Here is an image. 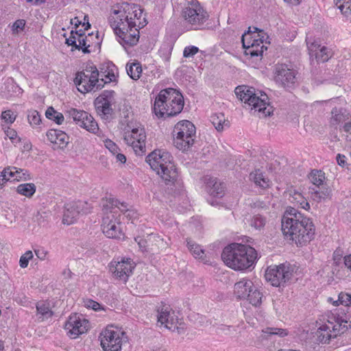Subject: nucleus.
<instances>
[{"mask_svg": "<svg viewBox=\"0 0 351 351\" xmlns=\"http://www.w3.org/2000/svg\"><path fill=\"white\" fill-rule=\"evenodd\" d=\"M351 328V321L345 313H332L328 315L326 322L318 327L315 335L322 343H328L331 339L345 333Z\"/></svg>", "mask_w": 351, "mask_h": 351, "instance_id": "obj_6", "label": "nucleus"}, {"mask_svg": "<svg viewBox=\"0 0 351 351\" xmlns=\"http://www.w3.org/2000/svg\"><path fill=\"white\" fill-rule=\"evenodd\" d=\"M66 114H67L69 117L71 118L73 121L80 127V125H84L83 122L87 121V119L88 121L90 120L88 112L84 110H77L76 108H71L66 111Z\"/></svg>", "mask_w": 351, "mask_h": 351, "instance_id": "obj_31", "label": "nucleus"}, {"mask_svg": "<svg viewBox=\"0 0 351 351\" xmlns=\"http://www.w3.org/2000/svg\"><path fill=\"white\" fill-rule=\"evenodd\" d=\"M261 338L263 339L275 340L274 337L278 336L284 337L288 335L287 330L278 328L267 327L262 330Z\"/></svg>", "mask_w": 351, "mask_h": 351, "instance_id": "obj_33", "label": "nucleus"}, {"mask_svg": "<svg viewBox=\"0 0 351 351\" xmlns=\"http://www.w3.org/2000/svg\"><path fill=\"white\" fill-rule=\"evenodd\" d=\"M124 10L125 12L132 18V21H137V23H138L139 21L142 23L143 19H145V17L142 18L143 10L138 5L124 3Z\"/></svg>", "mask_w": 351, "mask_h": 351, "instance_id": "obj_29", "label": "nucleus"}, {"mask_svg": "<svg viewBox=\"0 0 351 351\" xmlns=\"http://www.w3.org/2000/svg\"><path fill=\"white\" fill-rule=\"evenodd\" d=\"M45 116L47 119L53 120L58 125L62 124L64 119L63 114L56 111L53 107H49L47 109Z\"/></svg>", "mask_w": 351, "mask_h": 351, "instance_id": "obj_43", "label": "nucleus"}, {"mask_svg": "<svg viewBox=\"0 0 351 351\" xmlns=\"http://www.w3.org/2000/svg\"><path fill=\"white\" fill-rule=\"evenodd\" d=\"M138 27H117L114 29L116 35L119 38V43L124 47L136 45L139 40V31Z\"/></svg>", "mask_w": 351, "mask_h": 351, "instance_id": "obj_22", "label": "nucleus"}, {"mask_svg": "<svg viewBox=\"0 0 351 351\" xmlns=\"http://www.w3.org/2000/svg\"><path fill=\"white\" fill-rule=\"evenodd\" d=\"M219 331L223 332L226 335H228L232 338L235 337L237 335V327L228 325H221L217 328Z\"/></svg>", "mask_w": 351, "mask_h": 351, "instance_id": "obj_49", "label": "nucleus"}, {"mask_svg": "<svg viewBox=\"0 0 351 351\" xmlns=\"http://www.w3.org/2000/svg\"><path fill=\"white\" fill-rule=\"evenodd\" d=\"M101 226L104 234L108 238L121 239L123 236L120 224L117 223L112 215L103 218Z\"/></svg>", "mask_w": 351, "mask_h": 351, "instance_id": "obj_24", "label": "nucleus"}, {"mask_svg": "<svg viewBox=\"0 0 351 351\" xmlns=\"http://www.w3.org/2000/svg\"><path fill=\"white\" fill-rule=\"evenodd\" d=\"M210 121L218 132H221L230 126V122L226 119L223 113L212 114Z\"/></svg>", "mask_w": 351, "mask_h": 351, "instance_id": "obj_32", "label": "nucleus"}, {"mask_svg": "<svg viewBox=\"0 0 351 351\" xmlns=\"http://www.w3.org/2000/svg\"><path fill=\"white\" fill-rule=\"evenodd\" d=\"M106 202L109 204V205L107 204L106 206H110L112 208H118L122 213H126L129 211L128 209V205L125 202H121L117 199L110 197L106 200Z\"/></svg>", "mask_w": 351, "mask_h": 351, "instance_id": "obj_44", "label": "nucleus"}, {"mask_svg": "<svg viewBox=\"0 0 351 351\" xmlns=\"http://www.w3.org/2000/svg\"><path fill=\"white\" fill-rule=\"evenodd\" d=\"M308 53L311 57H315L318 62H326L328 61L334 55L332 49L322 45L320 40H313L311 41L308 38L306 39Z\"/></svg>", "mask_w": 351, "mask_h": 351, "instance_id": "obj_18", "label": "nucleus"}, {"mask_svg": "<svg viewBox=\"0 0 351 351\" xmlns=\"http://www.w3.org/2000/svg\"><path fill=\"white\" fill-rule=\"evenodd\" d=\"M338 301H339L340 304L346 306H351V294L341 292L338 295Z\"/></svg>", "mask_w": 351, "mask_h": 351, "instance_id": "obj_53", "label": "nucleus"}, {"mask_svg": "<svg viewBox=\"0 0 351 351\" xmlns=\"http://www.w3.org/2000/svg\"><path fill=\"white\" fill-rule=\"evenodd\" d=\"M26 22L24 19L16 20L12 26L13 34H19L22 32L25 26Z\"/></svg>", "mask_w": 351, "mask_h": 351, "instance_id": "obj_51", "label": "nucleus"}, {"mask_svg": "<svg viewBox=\"0 0 351 351\" xmlns=\"http://www.w3.org/2000/svg\"><path fill=\"white\" fill-rule=\"evenodd\" d=\"M235 94L246 106L251 108L252 113L256 112L259 117H263L270 116L273 112V107L268 101L267 95L258 91L256 93L252 87L246 86H239L235 88Z\"/></svg>", "mask_w": 351, "mask_h": 351, "instance_id": "obj_4", "label": "nucleus"}, {"mask_svg": "<svg viewBox=\"0 0 351 351\" xmlns=\"http://www.w3.org/2000/svg\"><path fill=\"white\" fill-rule=\"evenodd\" d=\"M283 234L295 241L298 246L306 245L315 234L313 220L294 208H288L281 221Z\"/></svg>", "mask_w": 351, "mask_h": 351, "instance_id": "obj_1", "label": "nucleus"}, {"mask_svg": "<svg viewBox=\"0 0 351 351\" xmlns=\"http://www.w3.org/2000/svg\"><path fill=\"white\" fill-rule=\"evenodd\" d=\"M203 181L206 185V191L210 195L220 198L225 195L226 186L224 183L219 182L217 178L206 176L204 177Z\"/></svg>", "mask_w": 351, "mask_h": 351, "instance_id": "obj_25", "label": "nucleus"}, {"mask_svg": "<svg viewBox=\"0 0 351 351\" xmlns=\"http://www.w3.org/2000/svg\"><path fill=\"white\" fill-rule=\"evenodd\" d=\"M186 245L188 249L195 258L206 261L205 252L199 245L191 239L186 240Z\"/></svg>", "mask_w": 351, "mask_h": 351, "instance_id": "obj_34", "label": "nucleus"}, {"mask_svg": "<svg viewBox=\"0 0 351 351\" xmlns=\"http://www.w3.org/2000/svg\"><path fill=\"white\" fill-rule=\"evenodd\" d=\"M90 120L83 122L84 125H80L81 128L86 129L87 131L96 134L99 131L97 123L95 121L94 118L89 114Z\"/></svg>", "mask_w": 351, "mask_h": 351, "instance_id": "obj_45", "label": "nucleus"}, {"mask_svg": "<svg viewBox=\"0 0 351 351\" xmlns=\"http://www.w3.org/2000/svg\"><path fill=\"white\" fill-rule=\"evenodd\" d=\"M182 16L194 29H200L209 15L197 0L187 1L182 8Z\"/></svg>", "mask_w": 351, "mask_h": 351, "instance_id": "obj_7", "label": "nucleus"}, {"mask_svg": "<svg viewBox=\"0 0 351 351\" xmlns=\"http://www.w3.org/2000/svg\"><path fill=\"white\" fill-rule=\"evenodd\" d=\"M86 306L89 308H93V310H95V311H97L98 309L100 308V304L98 302H95L91 300H90L87 302Z\"/></svg>", "mask_w": 351, "mask_h": 351, "instance_id": "obj_62", "label": "nucleus"}, {"mask_svg": "<svg viewBox=\"0 0 351 351\" xmlns=\"http://www.w3.org/2000/svg\"><path fill=\"white\" fill-rule=\"evenodd\" d=\"M346 158L344 155H341L340 154H337V161L338 165L341 167H344L346 163Z\"/></svg>", "mask_w": 351, "mask_h": 351, "instance_id": "obj_64", "label": "nucleus"}, {"mask_svg": "<svg viewBox=\"0 0 351 351\" xmlns=\"http://www.w3.org/2000/svg\"><path fill=\"white\" fill-rule=\"evenodd\" d=\"M1 117L5 122L10 124L12 123L16 119V116L14 115V113L10 110L2 112Z\"/></svg>", "mask_w": 351, "mask_h": 351, "instance_id": "obj_54", "label": "nucleus"}, {"mask_svg": "<svg viewBox=\"0 0 351 351\" xmlns=\"http://www.w3.org/2000/svg\"><path fill=\"white\" fill-rule=\"evenodd\" d=\"M46 135L51 143L58 144L59 147H63L69 143L68 135L62 130L51 129L47 131Z\"/></svg>", "mask_w": 351, "mask_h": 351, "instance_id": "obj_27", "label": "nucleus"}, {"mask_svg": "<svg viewBox=\"0 0 351 351\" xmlns=\"http://www.w3.org/2000/svg\"><path fill=\"white\" fill-rule=\"evenodd\" d=\"M113 13L117 16L116 18L112 16L110 19V23L111 27L113 29H117V27H121V26L124 27H138V28H143L146 25L147 21L146 19H143L142 23L139 21L137 23V21H132V18L129 16L126 12H125L124 10V3H123L121 5V9L113 11Z\"/></svg>", "mask_w": 351, "mask_h": 351, "instance_id": "obj_20", "label": "nucleus"}, {"mask_svg": "<svg viewBox=\"0 0 351 351\" xmlns=\"http://www.w3.org/2000/svg\"><path fill=\"white\" fill-rule=\"evenodd\" d=\"M293 273V268L289 263H282L267 269L265 274V279L270 282L272 286L280 287L289 281Z\"/></svg>", "mask_w": 351, "mask_h": 351, "instance_id": "obj_10", "label": "nucleus"}, {"mask_svg": "<svg viewBox=\"0 0 351 351\" xmlns=\"http://www.w3.org/2000/svg\"><path fill=\"white\" fill-rule=\"evenodd\" d=\"M334 3L346 19L351 21V1L334 0Z\"/></svg>", "mask_w": 351, "mask_h": 351, "instance_id": "obj_35", "label": "nucleus"}, {"mask_svg": "<svg viewBox=\"0 0 351 351\" xmlns=\"http://www.w3.org/2000/svg\"><path fill=\"white\" fill-rule=\"evenodd\" d=\"M4 132L13 143L16 144L21 141V138L17 136V132L14 129L8 128L4 129Z\"/></svg>", "mask_w": 351, "mask_h": 351, "instance_id": "obj_52", "label": "nucleus"}, {"mask_svg": "<svg viewBox=\"0 0 351 351\" xmlns=\"http://www.w3.org/2000/svg\"><path fill=\"white\" fill-rule=\"evenodd\" d=\"M135 241L138 243V245L141 251L149 252V250L147 248V237L146 239L135 238Z\"/></svg>", "mask_w": 351, "mask_h": 351, "instance_id": "obj_59", "label": "nucleus"}, {"mask_svg": "<svg viewBox=\"0 0 351 351\" xmlns=\"http://www.w3.org/2000/svg\"><path fill=\"white\" fill-rule=\"evenodd\" d=\"M75 31V34L77 36V41L79 44L75 46V49L82 50L84 53H89L90 51L88 49L90 45L87 44V37L84 32Z\"/></svg>", "mask_w": 351, "mask_h": 351, "instance_id": "obj_37", "label": "nucleus"}, {"mask_svg": "<svg viewBox=\"0 0 351 351\" xmlns=\"http://www.w3.org/2000/svg\"><path fill=\"white\" fill-rule=\"evenodd\" d=\"M134 269V263L130 258H123L121 261L112 262L110 270L114 276L123 282H126Z\"/></svg>", "mask_w": 351, "mask_h": 351, "instance_id": "obj_21", "label": "nucleus"}, {"mask_svg": "<svg viewBox=\"0 0 351 351\" xmlns=\"http://www.w3.org/2000/svg\"><path fill=\"white\" fill-rule=\"evenodd\" d=\"M36 189V187L34 184L25 183L19 184L16 188V191L22 195L30 197L35 193Z\"/></svg>", "mask_w": 351, "mask_h": 351, "instance_id": "obj_38", "label": "nucleus"}, {"mask_svg": "<svg viewBox=\"0 0 351 351\" xmlns=\"http://www.w3.org/2000/svg\"><path fill=\"white\" fill-rule=\"evenodd\" d=\"M267 223L266 217L260 215H254L250 219V225L257 230H261L264 228Z\"/></svg>", "mask_w": 351, "mask_h": 351, "instance_id": "obj_41", "label": "nucleus"}, {"mask_svg": "<svg viewBox=\"0 0 351 351\" xmlns=\"http://www.w3.org/2000/svg\"><path fill=\"white\" fill-rule=\"evenodd\" d=\"M34 252L38 257L41 261H43L46 258L47 255V252L43 248H39L34 250Z\"/></svg>", "mask_w": 351, "mask_h": 351, "instance_id": "obj_60", "label": "nucleus"}, {"mask_svg": "<svg viewBox=\"0 0 351 351\" xmlns=\"http://www.w3.org/2000/svg\"><path fill=\"white\" fill-rule=\"evenodd\" d=\"M104 145L105 147L112 154V155H115V154L119 151L118 146L110 139H106L104 141Z\"/></svg>", "mask_w": 351, "mask_h": 351, "instance_id": "obj_56", "label": "nucleus"}, {"mask_svg": "<svg viewBox=\"0 0 351 351\" xmlns=\"http://www.w3.org/2000/svg\"><path fill=\"white\" fill-rule=\"evenodd\" d=\"M221 258L230 268L244 270L254 263L257 258V252L250 245L233 243L223 250Z\"/></svg>", "mask_w": 351, "mask_h": 351, "instance_id": "obj_2", "label": "nucleus"}, {"mask_svg": "<svg viewBox=\"0 0 351 351\" xmlns=\"http://www.w3.org/2000/svg\"><path fill=\"white\" fill-rule=\"evenodd\" d=\"M234 292L239 299L247 300L254 306H258L262 303V293L249 279L243 278L236 282L234 286Z\"/></svg>", "mask_w": 351, "mask_h": 351, "instance_id": "obj_9", "label": "nucleus"}, {"mask_svg": "<svg viewBox=\"0 0 351 351\" xmlns=\"http://www.w3.org/2000/svg\"><path fill=\"white\" fill-rule=\"evenodd\" d=\"M79 73H84L86 75L89 76V77L92 79H97V80H101L99 79V73L97 67L93 64H88L82 71H80Z\"/></svg>", "mask_w": 351, "mask_h": 351, "instance_id": "obj_48", "label": "nucleus"}, {"mask_svg": "<svg viewBox=\"0 0 351 351\" xmlns=\"http://www.w3.org/2000/svg\"><path fill=\"white\" fill-rule=\"evenodd\" d=\"M126 71L127 73L132 79L136 80L140 78L142 73V67L139 62H133L126 64Z\"/></svg>", "mask_w": 351, "mask_h": 351, "instance_id": "obj_36", "label": "nucleus"}, {"mask_svg": "<svg viewBox=\"0 0 351 351\" xmlns=\"http://www.w3.org/2000/svg\"><path fill=\"white\" fill-rule=\"evenodd\" d=\"M195 132V127L192 122L187 120L178 122L173 131L175 146L180 150H187L194 143Z\"/></svg>", "mask_w": 351, "mask_h": 351, "instance_id": "obj_8", "label": "nucleus"}, {"mask_svg": "<svg viewBox=\"0 0 351 351\" xmlns=\"http://www.w3.org/2000/svg\"><path fill=\"white\" fill-rule=\"evenodd\" d=\"M146 162L167 184L177 180L178 173L173 163V156L169 152L155 150L147 156Z\"/></svg>", "mask_w": 351, "mask_h": 351, "instance_id": "obj_5", "label": "nucleus"}, {"mask_svg": "<svg viewBox=\"0 0 351 351\" xmlns=\"http://www.w3.org/2000/svg\"><path fill=\"white\" fill-rule=\"evenodd\" d=\"M64 328L71 338L75 339L80 335L87 332L89 328V322L82 315L75 313L69 316L65 323Z\"/></svg>", "mask_w": 351, "mask_h": 351, "instance_id": "obj_16", "label": "nucleus"}, {"mask_svg": "<svg viewBox=\"0 0 351 351\" xmlns=\"http://www.w3.org/2000/svg\"><path fill=\"white\" fill-rule=\"evenodd\" d=\"M3 175V180L5 181L9 180H20L25 179L26 173L23 172V169H18L15 167H8L5 168L1 172Z\"/></svg>", "mask_w": 351, "mask_h": 351, "instance_id": "obj_28", "label": "nucleus"}, {"mask_svg": "<svg viewBox=\"0 0 351 351\" xmlns=\"http://www.w3.org/2000/svg\"><path fill=\"white\" fill-rule=\"evenodd\" d=\"M293 201H295L297 204H298L301 208L308 210L310 208V205L306 198L299 192L294 191L292 195Z\"/></svg>", "mask_w": 351, "mask_h": 351, "instance_id": "obj_46", "label": "nucleus"}, {"mask_svg": "<svg viewBox=\"0 0 351 351\" xmlns=\"http://www.w3.org/2000/svg\"><path fill=\"white\" fill-rule=\"evenodd\" d=\"M27 119L29 123L32 127L39 125L41 122L40 115L38 112L35 110H28Z\"/></svg>", "mask_w": 351, "mask_h": 351, "instance_id": "obj_47", "label": "nucleus"}, {"mask_svg": "<svg viewBox=\"0 0 351 351\" xmlns=\"http://www.w3.org/2000/svg\"><path fill=\"white\" fill-rule=\"evenodd\" d=\"M253 31L252 30V27H248V30L245 32L241 37V42L243 45V47L246 49L247 45H250L252 43L253 39L256 36L255 34L258 31H260L257 27H253Z\"/></svg>", "mask_w": 351, "mask_h": 351, "instance_id": "obj_40", "label": "nucleus"}, {"mask_svg": "<svg viewBox=\"0 0 351 351\" xmlns=\"http://www.w3.org/2000/svg\"><path fill=\"white\" fill-rule=\"evenodd\" d=\"M330 114L329 123L335 128H337L338 126L341 128L346 119H350V114L343 108L335 107L332 109Z\"/></svg>", "mask_w": 351, "mask_h": 351, "instance_id": "obj_26", "label": "nucleus"}, {"mask_svg": "<svg viewBox=\"0 0 351 351\" xmlns=\"http://www.w3.org/2000/svg\"><path fill=\"white\" fill-rule=\"evenodd\" d=\"M253 45L254 44L252 43L250 45H247L246 49H245V54L246 56H250L251 57H262L264 50L267 49V47L262 45L261 47H256V46Z\"/></svg>", "mask_w": 351, "mask_h": 351, "instance_id": "obj_42", "label": "nucleus"}, {"mask_svg": "<svg viewBox=\"0 0 351 351\" xmlns=\"http://www.w3.org/2000/svg\"><path fill=\"white\" fill-rule=\"evenodd\" d=\"M75 31L72 30L69 38H66L65 43L68 46H72L75 49L77 45V36L75 34Z\"/></svg>", "mask_w": 351, "mask_h": 351, "instance_id": "obj_58", "label": "nucleus"}, {"mask_svg": "<svg viewBox=\"0 0 351 351\" xmlns=\"http://www.w3.org/2000/svg\"><path fill=\"white\" fill-rule=\"evenodd\" d=\"M199 51V48L195 46H187L184 49L183 56L191 58L194 56Z\"/></svg>", "mask_w": 351, "mask_h": 351, "instance_id": "obj_55", "label": "nucleus"}, {"mask_svg": "<svg viewBox=\"0 0 351 351\" xmlns=\"http://www.w3.org/2000/svg\"><path fill=\"white\" fill-rule=\"evenodd\" d=\"M250 179L254 181V182L257 185L260 184L262 179H263V173L258 169L256 170L255 172L251 173L250 175Z\"/></svg>", "mask_w": 351, "mask_h": 351, "instance_id": "obj_57", "label": "nucleus"}, {"mask_svg": "<svg viewBox=\"0 0 351 351\" xmlns=\"http://www.w3.org/2000/svg\"><path fill=\"white\" fill-rule=\"evenodd\" d=\"M263 37L260 38V35L257 34L256 36L253 39L252 43L255 45L256 47H261L262 45H263Z\"/></svg>", "mask_w": 351, "mask_h": 351, "instance_id": "obj_63", "label": "nucleus"}, {"mask_svg": "<svg viewBox=\"0 0 351 351\" xmlns=\"http://www.w3.org/2000/svg\"><path fill=\"white\" fill-rule=\"evenodd\" d=\"M274 73L275 82L285 88H291L297 82L295 71L285 64H277Z\"/></svg>", "mask_w": 351, "mask_h": 351, "instance_id": "obj_17", "label": "nucleus"}, {"mask_svg": "<svg viewBox=\"0 0 351 351\" xmlns=\"http://www.w3.org/2000/svg\"><path fill=\"white\" fill-rule=\"evenodd\" d=\"M110 82L113 81L115 78L114 74L108 73L106 76ZM75 84L78 86V90L81 93H88L91 91H95L102 88L107 81H104V79L97 80V79H92L84 74V73H77L74 79Z\"/></svg>", "mask_w": 351, "mask_h": 351, "instance_id": "obj_12", "label": "nucleus"}, {"mask_svg": "<svg viewBox=\"0 0 351 351\" xmlns=\"http://www.w3.org/2000/svg\"><path fill=\"white\" fill-rule=\"evenodd\" d=\"M339 128H342L344 132L351 134V115L350 119H346V121L343 122Z\"/></svg>", "mask_w": 351, "mask_h": 351, "instance_id": "obj_61", "label": "nucleus"}, {"mask_svg": "<svg viewBox=\"0 0 351 351\" xmlns=\"http://www.w3.org/2000/svg\"><path fill=\"white\" fill-rule=\"evenodd\" d=\"M101 346L104 351H121L122 340L119 333L107 328L100 335Z\"/></svg>", "mask_w": 351, "mask_h": 351, "instance_id": "obj_19", "label": "nucleus"}, {"mask_svg": "<svg viewBox=\"0 0 351 351\" xmlns=\"http://www.w3.org/2000/svg\"><path fill=\"white\" fill-rule=\"evenodd\" d=\"M114 91L104 90L95 100V106L97 114L103 119H110L112 117L113 110L111 102L114 97Z\"/></svg>", "mask_w": 351, "mask_h": 351, "instance_id": "obj_15", "label": "nucleus"}, {"mask_svg": "<svg viewBox=\"0 0 351 351\" xmlns=\"http://www.w3.org/2000/svg\"><path fill=\"white\" fill-rule=\"evenodd\" d=\"M184 107L182 95L174 88L162 90L156 96L153 111L158 117H173L180 114Z\"/></svg>", "mask_w": 351, "mask_h": 351, "instance_id": "obj_3", "label": "nucleus"}, {"mask_svg": "<svg viewBox=\"0 0 351 351\" xmlns=\"http://www.w3.org/2000/svg\"><path fill=\"white\" fill-rule=\"evenodd\" d=\"M87 203L82 202H75L66 204L64 206L62 222L64 224L70 225L73 223L80 214L88 213L86 208Z\"/></svg>", "mask_w": 351, "mask_h": 351, "instance_id": "obj_23", "label": "nucleus"}, {"mask_svg": "<svg viewBox=\"0 0 351 351\" xmlns=\"http://www.w3.org/2000/svg\"><path fill=\"white\" fill-rule=\"evenodd\" d=\"M157 312L158 322L161 325H165L166 328L172 331L178 328V317L169 305L161 302L157 306Z\"/></svg>", "mask_w": 351, "mask_h": 351, "instance_id": "obj_13", "label": "nucleus"}, {"mask_svg": "<svg viewBox=\"0 0 351 351\" xmlns=\"http://www.w3.org/2000/svg\"><path fill=\"white\" fill-rule=\"evenodd\" d=\"M165 245V243L163 239L159 235L151 234L147 236V248H148L149 252L156 253L160 247H163Z\"/></svg>", "mask_w": 351, "mask_h": 351, "instance_id": "obj_30", "label": "nucleus"}, {"mask_svg": "<svg viewBox=\"0 0 351 351\" xmlns=\"http://www.w3.org/2000/svg\"><path fill=\"white\" fill-rule=\"evenodd\" d=\"M310 179L315 186L311 188V197L313 200L321 202L326 199L330 198L332 190L324 183L325 173L321 170L314 169L311 171Z\"/></svg>", "mask_w": 351, "mask_h": 351, "instance_id": "obj_11", "label": "nucleus"}, {"mask_svg": "<svg viewBox=\"0 0 351 351\" xmlns=\"http://www.w3.org/2000/svg\"><path fill=\"white\" fill-rule=\"evenodd\" d=\"M124 139L127 144L132 147L136 155L142 156L145 153L146 135L143 128H133L130 133L125 135Z\"/></svg>", "mask_w": 351, "mask_h": 351, "instance_id": "obj_14", "label": "nucleus"}, {"mask_svg": "<svg viewBox=\"0 0 351 351\" xmlns=\"http://www.w3.org/2000/svg\"><path fill=\"white\" fill-rule=\"evenodd\" d=\"M36 310L38 314L45 318L50 317L53 315V311L50 309V306L46 301H40L36 304Z\"/></svg>", "mask_w": 351, "mask_h": 351, "instance_id": "obj_39", "label": "nucleus"}, {"mask_svg": "<svg viewBox=\"0 0 351 351\" xmlns=\"http://www.w3.org/2000/svg\"><path fill=\"white\" fill-rule=\"evenodd\" d=\"M33 258V253L31 250L27 251L23 254L19 260V265L21 268H26L28 265L29 261Z\"/></svg>", "mask_w": 351, "mask_h": 351, "instance_id": "obj_50", "label": "nucleus"}]
</instances>
